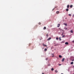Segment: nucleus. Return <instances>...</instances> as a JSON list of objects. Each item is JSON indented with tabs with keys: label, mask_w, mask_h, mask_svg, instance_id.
<instances>
[{
	"label": "nucleus",
	"mask_w": 74,
	"mask_h": 74,
	"mask_svg": "<svg viewBox=\"0 0 74 74\" xmlns=\"http://www.w3.org/2000/svg\"><path fill=\"white\" fill-rule=\"evenodd\" d=\"M43 45L44 47H47V46L46 45L44 44H43Z\"/></svg>",
	"instance_id": "1"
},
{
	"label": "nucleus",
	"mask_w": 74,
	"mask_h": 74,
	"mask_svg": "<svg viewBox=\"0 0 74 74\" xmlns=\"http://www.w3.org/2000/svg\"><path fill=\"white\" fill-rule=\"evenodd\" d=\"M67 8H69L70 7V5H68L67 6Z\"/></svg>",
	"instance_id": "2"
},
{
	"label": "nucleus",
	"mask_w": 74,
	"mask_h": 74,
	"mask_svg": "<svg viewBox=\"0 0 74 74\" xmlns=\"http://www.w3.org/2000/svg\"><path fill=\"white\" fill-rule=\"evenodd\" d=\"M51 38L50 37L47 40L49 41V40H51Z\"/></svg>",
	"instance_id": "3"
},
{
	"label": "nucleus",
	"mask_w": 74,
	"mask_h": 74,
	"mask_svg": "<svg viewBox=\"0 0 74 74\" xmlns=\"http://www.w3.org/2000/svg\"><path fill=\"white\" fill-rule=\"evenodd\" d=\"M65 44H66V45H68V44H69V43L68 42H66L65 43Z\"/></svg>",
	"instance_id": "4"
},
{
	"label": "nucleus",
	"mask_w": 74,
	"mask_h": 74,
	"mask_svg": "<svg viewBox=\"0 0 74 74\" xmlns=\"http://www.w3.org/2000/svg\"><path fill=\"white\" fill-rule=\"evenodd\" d=\"M65 59H64V58H63V59L62 60V62H64Z\"/></svg>",
	"instance_id": "5"
},
{
	"label": "nucleus",
	"mask_w": 74,
	"mask_h": 74,
	"mask_svg": "<svg viewBox=\"0 0 74 74\" xmlns=\"http://www.w3.org/2000/svg\"><path fill=\"white\" fill-rule=\"evenodd\" d=\"M51 56L52 57H53L54 56V54H53V53L51 54Z\"/></svg>",
	"instance_id": "6"
},
{
	"label": "nucleus",
	"mask_w": 74,
	"mask_h": 74,
	"mask_svg": "<svg viewBox=\"0 0 74 74\" xmlns=\"http://www.w3.org/2000/svg\"><path fill=\"white\" fill-rule=\"evenodd\" d=\"M58 26H57V27H59V26H60V24H58Z\"/></svg>",
	"instance_id": "7"
},
{
	"label": "nucleus",
	"mask_w": 74,
	"mask_h": 74,
	"mask_svg": "<svg viewBox=\"0 0 74 74\" xmlns=\"http://www.w3.org/2000/svg\"><path fill=\"white\" fill-rule=\"evenodd\" d=\"M59 58H61L62 57V56L61 55H59Z\"/></svg>",
	"instance_id": "8"
},
{
	"label": "nucleus",
	"mask_w": 74,
	"mask_h": 74,
	"mask_svg": "<svg viewBox=\"0 0 74 74\" xmlns=\"http://www.w3.org/2000/svg\"><path fill=\"white\" fill-rule=\"evenodd\" d=\"M47 29V28H46V27H44L43 29H44V30H45V29Z\"/></svg>",
	"instance_id": "9"
},
{
	"label": "nucleus",
	"mask_w": 74,
	"mask_h": 74,
	"mask_svg": "<svg viewBox=\"0 0 74 74\" xmlns=\"http://www.w3.org/2000/svg\"><path fill=\"white\" fill-rule=\"evenodd\" d=\"M59 13V12L58 11L56 12V14H58Z\"/></svg>",
	"instance_id": "10"
},
{
	"label": "nucleus",
	"mask_w": 74,
	"mask_h": 74,
	"mask_svg": "<svg viewBox=\"0 0 74 74\" xmlns=\"http://www.w3.org/2000/svg\"><path fill=\"white\" fill-rule=\"evenodd\" d=\"M71 33H73V30H71L70 31Z\"/></svg>",
	"instance_id": "11"
},
{
	"label": "nucleus",
	"mask_w": 74,
	"mask_h": 74,
	"mask_svg": "<svg viewBox=\"0 0 74 74\" xmlns=\"http://www.w3.org/2000/svg\"><path fill=\"white\" fill-rule=\"evenodd\" d=\"M44 51H47V49H46V48H45V49Z\"/></svg>",
	"instance_id": "12"
},
{
	"label": "nucleus",
	"mask_w": 74,
	"mask_h": 74,
	"mask_svg": "<svg viewBox=\"0 0 74 74\" xmlns=\"http://www.w3.org/2000/svg\"><path fill=\"white\" fill-rule=\"evenodd\" d=\"M66 11H67V12L68 11H69V9H68V8L66 9Z\"/></svg>",
	"instance_id": "13"
},
{
	"label": "nucleus",
	"mask_w": 74,
	"mask_h": 74,
	"mask_svg": "<svg viewBox=\"0 0 74 74\" xmlns=\"http://www.w3.org/2000/svg\"><path fill=\"white\" fill-rule=\"evenodd\" d=\"M70 8H72V7H73V5H71L70 6Z\"/></svg>",
	"instance_id": "14"
},
{
	"label": "nucleus",
	"mask_w": 74,
	"mask_h": 74,
	"mask_svg": "<svg viewBox=\"0 0 74 74\" xmlns=\"http://www.w3.org/2000/svg\"><path fill=\"white\" fill-rule=\"evenodd\" d=\"M46 36L47 37H48V34H46Z\"/></svg>",
	"instance_id": "15"
},
{
	"label": "nucleus",
	"mask_w": 74,
	"mask_h": 74,
	"mask_svg": "<svg viewBox=\"0 0 74 74\" xmlns=\"http://www.w3.org/2000/svg\"><path fill=\"white\" fill-rule=\"evenodd\" d=\"M73 63H74L73 62H71V64H73Z\"/></svg>",
	"instance_id": "16"
},
{
	"label": "nucleus",
	"mask_w": 74,
	"mask_h": 74,
	"mask_svg": "<svg viewBox=\"0 0 74 74\" xmlns=\"http://www.w3.org/2000/svg\"><path fill=\"white\" fill-rule=\"evenodd\" d=\"M59 40H60V41H61L62 40V39H61V38L60 37L59 38Z\"/></svg>",
	"instance_id": "17"
},
{
	"label": "nucleus",
	"mask_w": 74,
	"mask_h": 74,
	"mask_svg": "<svg viewBox=\"0 0 74 74\" xmlns=\"http://www.w3.org/2000/svg\"><path fill=\"white\" fill-rule=\"evenodd\" d=\"M54 70V69H53V68H52L51 70V71H53Z\"/></svg>",
	"instance_id": "18"
},
{
	"label": "nucleus",
	"mask_w": 74,
	"mask_h": 74,
	"mask_svg": "<svg viewBox=\"0 0 74 74\" xmlns=\"http://www.w3.org/2000/svg\"><path fill=\"white\" fill-rule=\"evenodd\" d=\"M56 40H59V38H56Z\"/></svg>",
	"instance_id": "19"
},
{
	"label": "nucleus",
	"mask_w": 74,
	"mask_h": 74,
	"mask_svg": "<svg viewBox=\"0 0 74 74\" xmlns=\"http://www.w3.org/2000/svg\"><path fill=\"white\" fill-rule=\"evenodd\" d=\"M64 29H65V30H67V28H64Z\"/></svg>",
	"instance_id": "20"
},
{
	"label": "nucleus",
	"mask_w": 74,
	"mask_h": 74,
	"mask_svg": "<svg viewBox=\"0 0 74 74\" xmlns=\"http://www.w3.org/2000/svg\"><path fill=\"white\" fill-rule=\"evenodd\" d=\"M55 72L56 73H58V71H57V70H55Z\"/></svg>",
	"instance_id": "21"
},
{
	"label": "nucleus",
	"mask_w": 74,
	"mask_h": 74,
	"mask_svg": "<svg viewBox=\"0 0 74 74\" xmlns=\"http://www.w3.org/2000/svg\"><path fill=\"white\" fill-rule=\"evenodd\" d=\"M41 23L39 22L38 23V24L39 25H41Z\"/></svg>",
	"instance_id": "22"
},
{
	"label": "nucleus",
	"mask_w": 74,
	"mask_h": 74,
	"mask_svg": "<svg viewBox=\"0 0 74 74\" xmlns=\"http://www.w3.org/2000/svg\"><path fill=\"white\" fill-rule=\"evenodd\" d=\"M48 58H46V60H48Z\"/></svg>",
	"instance_id": "23"
},
{
	"label": "nucleus",
	"mask_w": 74,
	"mask_h": 74,
	"mask_svg": "<svg viewBox=\"0 0 74 74\" xmlns=\"http://www.w3.org/2000/svg\"><path fill=\"white\" fill-rule=\"evenodd\" d=\"M69 16H71V14H69Z\"/></svg>",
	"instance_id": "24"
},
{
	"label": "nucleus",
	"mask_w": 74,
	"mask_h": 74,
	"mask_svg": "<svg viewBox=\"0 0 74 74\" xmlns=\"http://www.w3.org/2000/svg\"><path fill=\"white\" fill-rule=\"evenodd\" d=\"M64 25H65V26H67V24H64Z\"/></svg>",
	"instance_id": "25"
},
{
	"label": "nucleus",
	"mask_w": 74,
	"mask_h": 74,
	"mask_svg": "<svg viewBox=\"0 0 74 74\" xmlns=\"http://www.w3.org/2000/svg\"><path fill=\"white\" fill-rule=\"evenodd\" d=\"M65 36L64 35L62 37H64Z\"/></svg>",
	"instance_id": "26"
},
{
	"label": "nucleus",
	"mask_w": 74,
	"mask_h": 74,
	"mask_svg": "<svg viewBox=\"0 0 74 74\" xmlns=\"http://www.w3.org/2000/svg\"><path fill=\"white\" fill-rule=\"evenodd\" d=\"M31 45V44H29V46H30Z\"/></svg>",
	"instance_id": "27"
},
{
	"label": "nucleus",
	"mask_w": 74,
	"mask_h": 74,
	"mask_svg": "<svg viewBox=\"0 0 74 74\" xmlns=\"http://www.w3.org/2000/svg\"><path fill=\"white\" fill-rule=\"evenodd\" d=\"M74 60V59H73V60H71V61H73Z\"/></svg>",
	"instance_id": "28"
},
{
	"label": "nucleus",
	"mask_w": 74,
	"mask_h": 74,
	"mask_svg": "<svg viewBox=\"0 0 74 74\" xmlns=\"http://www.w3.org/2000/svg\"><path fill=\"white\" fill-rule=\"evenodd\" d=\"M57 45H54V46H56Z\"/></svg>",
	"instance_id": "29"
},
{
	"label": "nucleus",
	"mask_w": 74,
	"mask_h": 74,
	"mask_svg": "<svg viewBox=\"0 0 74 74\" xmlns=\"http://www.w3.org/2000/svg\"><path fill=\"white\" fill-rule=\"evenodd\" d=\"M48 65L49 66H50L51 65H50V64H48Z\"/></svg>",
	"instance_id": "30"
},
{
	"label": "nucleus",
	"mask_w": 74,
	"mask_h": 74,
	"mask_svg": "<svg viewBox=\"0 0 74 74\" xmlns=\"http://www.w3.org/2000/svg\"><path fill=\"white\" fill-rule=\"evenodd\" d=\"M61 64H59V66H61Z\"/></svg>",
	"instance_id": "31"
},
{
	"label": "nucleus",
	"mask_w": 74,
	"mask_h": 74,
	"mask_svg": "<svg viewBox=\"0 0 74 74\" xmlns=\"http://www.w3.org/2000/svg\"><path fill=\"white\" fill-rule=\"evenodd\" d=\"M56 7H55V8H56Z\"/></svg>",
	"instance_id": "32"
},
{
	"label": "nucleus",
	"mask_w": 74,
	"mask_h": 74,
	"mask_svg": "<svg viewBox=\"0 0 74 74\" xmlns=\"http://www.w3.org/2000/svg\"><path fill=\"white\" fill-rule=\"evenodd\" d=\"M62 35H63V33H62Z\"/></svg>",
	"instance_id": "33"
},
{
	"label": "nucleus",
	"mask_w": 74,
	"mask_h": 74,
	"mask_svg": "<svg viewBox=\"0 0 74 74\" xmlns=\"http://www.w3.org/2000/svg\"><path fill=\"white\" fill-rule=\"evenodd\" d=\"M54 9H55V8H54V9L52 10V11H53V10H54Z\"/></svg>",
	"instance_id": "34"
},
{
	"label": "nucleus",
	"mask_w": 74,
	"mask_h": 74,
	"mask_svg": "<svg viewBox=\"0 0 74 74\" xmlns=\"http://www.w3.org/2000/svg\"><path fill=\"white\" fill-rule=\"evenodd\" d=\"M73 42L74 43V41H73Z\"/></svg>",
	"instance_id": "35"
},
{
	"label": "nucleus",
	"mask_w": 74,
	"mask_h": 74,
	"mask_svg": "<svg viewBox=\"0 0 74 74\" xmlns=\"http://www.w3.org/2000/svg\"><path fill=\"white\" fill-rule=\"evenodd\" d=\"M42 74H44V73H42Z\"/></svg>",
	"instance_id": "36"
},
{
	"label": "nucleus",
	"mask_w": 74,
	"mask_h": 74,
	"mask_svg": "<svg viewBox=\"0 0 74 74\" xmlns=\"http://www.w3.org/2000/svg\"><path fill=\"white\" fill-rule=\"evenodd\" d=\"M51 27H52V25H51Z\"/></svg>",
	"instance_id": "37"
},
{
	"label": "nucleus",
	"mask_w": 74,
	"mask_h": 74,
	"mask_svg": "<svg viewBox=\"0 0 74 74\" xmlns=\"http://www.w3.org/2000/svg\"><path fill=\"white\" fill-rule=\"evenodd\" d=\"M59 29H60V28H59Z\"/></svg>",
	"instance_id": "38"
}]
</instances>
